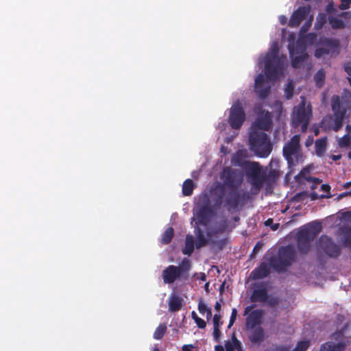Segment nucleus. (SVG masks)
I'll return each instance as SVG.
<instances>
[{"instance_id":"50","label":"nucleus","mask_w":351,"mask_h":351,"mask_svg":"<svg viewBox=\"0 0 351 351\" xmlns=\"http://www.w3.org/2000/svg\"><path fill=\"white\" fill-rule=\"evenodd\" d=\"M225 348L226 351H234V345L229 341L226 342Z\"/></svg>"},{"instance_id":"20","label":"nucleus","mask_w":351,"mask_h":351,"mask_svg":"<svg viewBox=\"0 0 351 351\" xmlns=\"http://www.w3.org/2000/svg\"><path fill=\"white\" fill-rule=\"evenodd\" d=\"M348 105V103L341 101L339 96H333L332 98L331 106L334 114L342 113V115H346Z\"/></svg>"},{"instance_id":"34","label":"nucleus","mask_w":351,"mask_h":351,"mask_svg":"<svg viewBox=\"0 0 351 351\" xmlns=\"http://www.w3.org/2000/svg\"><path fill=\"white\" fill-rule=\"evenodd\" d=\"M328 21L331 27L335 29H343L345 27V23L341 19L337 17L330 16Z\"/></svg>"},{"instance_id":"28","label":"nucleus","mask_w":351,"mask_h":351,"mask_svg":"<svg viewBox=\"0 0 351 351\" xmlns=\"http://www.w3.org/2000/svg\"><path fill=\"white\" fill-rule=\"evenodd\" d=\"M194 251V240L191 235H186L185 239V245L182 249V254L184 255L191 256Z\"/></svg>"},{"instance_id":"14","label":"nucleus","mask_w":351,"mask_h":351,"mask_svg":"<svg viewBox=\"0 0 351 351\" xmlns=\"http://www.w3.org/2000/svg\"><path fill=\"white\" fill-rule=\"evenodd\" d=\"M289 54L291 58V65L293 68H300L304 62L308 58V55L305 52V47L300 48L299 46L295 49L294 47L289 45Z\"/></svg>"},{"instance_id":"4","label":"nucleus","mask_w":351,"mask_h":351,"mask_svg":"<svg viewBox=\"0 0 351 351\" xmlns=\"http://www.w3.org/2000/svg\"><path fill=\"white\" fill-rule=\"evenodd\" d=\"M251 151L260 158H267L272 151V145L266 133L259 130H251L249 135Z\"/></svg>"},{"instance_id":"23","label":"nucleus","mask_w":351,"mask_h":351,"mask_svg":"<svg viewBox=\"0 0 351 351\" xmlns=\"http://www.w3.org/2000/svg\"><path fill=\"white\" fill-rule=\"evenodd\" d=\"M268 293L266 289L261 288L254 289L250 296L252 302H265L268 299Z\"/></svg>"},{"instance_id":"40","label":"nucleus","mask_w":351,"mask_h":351,"mask_svg":"<svg viewBox=\"0 0 351 351\" xmlns=\"http://www.w3.org/2000/svg\"><path fill=\"white\" fill-rule=\"evenodd\" d=\"M310 243L306 241H300L298 240V247L300 253L306 254L310 248Z\"/></svg>"},{"instance_id":"22","label":"nucleus","mask_w":351,"mask_h":351,"mask_svg":"<svg viewBox=\"0 0 351 351\" xmlns=\"http://www.w3.org/2000/svg\"><path fill=\"white\" fill-rule=\"evenodd\" d=\"M196 238H195V247L197 249L201 248L202 247L206 246L208 243V239L210 237H208V233L205 235L204 232L198 226H196L195 227L194 231Z\"/></svg>"},{"instance_id":"52","label":"nucleus","mask_w":351,"mask_h":351,"mask_svg":"<svg viewBox=\"0 0 351 351\" xmlns=\"http://www.w3.org/2000/svg\"><path fill=\"white\" fill-rule=\"evenodd\" d=\"M274 351H289V346H277Z\"/></svg>"},{"instance_id":"60","label":"nucleus","mask_w":351,"mask_h":351,"mask_svg":"<svg viewBox=\"0 0 351 351\" xmlns=\"http://www.w3.org/2000/svg\"><path fill=\"white\" fill-rule=\"evenodd\" d=\"M348 195H351V191H347V192H344V193H341L339 195V198H342V197L348 196Z\"/></svg>"},{"instance_id":"57","label":"nucleus","mask_w":351,"mask_h":351,"mask_svg":"<svg viewBox=\"0 0 351 351\" xmlns=\"http://www.w3.org/2000/svg\"><path fill=\"white\" fill-rule=\"evenodd\" d=\"M279 21L282 25H285L287 23V19L285 15H281L279 16Z\"/></svg>"},{"instance_id":"7","label":"nucleus","mask_w":351,"mask_h":351,"mask_svg":"<svg viewBox=\"0 0 351 351\" xmlns=\"http://www.w3.org/2000/svg\"><path fill=\"white\" fill-rule=\"evenodd\" d=\"M282 70V62L279 57V51L277 47L272 48L265 56V73L269 80L278 78Z\"/></svg>"},{"instance_id":"55","label":"nucleus","mask_w":351,"mask_h":351,"mask_svg":"<svg viewBox=\"0 0 351 351\" xmlns=\"http://www.w3.org/2000/svg\"><path fill=\"white\" fill-rule=\"evenodd\" d=\"M194 348L192 344H186L184 345L182 347L183 351H191V350Z\"/></svg>"},{"instance_id":"10","label":"nucleus","mask_w":351,"mask_h":351,"mask_svg":"<svg viewBox=\"0 0 351 351\" xmlns=\"http://www.w3.org/2000/svg\"><path fill=\"white\" fill-rule=\"evenodd\" d=\"M322 225L319 222L314 221L301 228L298 232V239L300 241L310 243L321 232Z\"/></svg>"},{"instance_id":"46","label":"nucleus","mask_w":351,"mask_h":351,"mask_svg":"<svg viewBox=\"0 0 351 351\" xmlns=\"http://www.w3.org/2000/svg\"><path fill=\"white\" fill-rule=\"evenodd\" d=\"M208 308L204 302H200L198 304V311L201 314H204L208 311Z\"/></svg>"},{"instance_id":"13","label":"nucleus","mask_w":351,"mask_h":351,"mask_svg":"<svg viewBox=\"0 0 351 351\" xmlns=\"http://www.w3.org/2000/svg\"><path fill=\"white\" fill-rule=\"evenodd\" d=\"M271 86L269 82L265 79L262 73H259L254 83V91L257 96L264 99L267 97L270 93Z\"/></svg>"},{"instance_id":"45","label":"nucleus","mask_w":351,"mask_h":351,"mask_svg":"<svg viewBox=\"0 0 351 351\" xmlns=\"http://www.w3.org/2000/svg\"><path fill=\"white\" fill-rule=\"evenodd\" d=\"M351 4V0H341V3L339 5V8L341 10H347L350 8Z\"/></svg>"},{"instance_id":"33","label":"nucleus","mask_w":351,"mask_h":351,"mask_svg":"<svg viewBox=\"0 0 351 351\" xmlns=\"http://www.w3.org/2000/svg\"><path fill=\"white\" fill-rule=\"evenodd\" d=\"M167 331V326L165 324H160L159 326L156 328L153 337L155 339L160 340L161 339L163 336L165 335V332Z\"/></svg>"},{"instance_id":"2","label":"nucleus","mask_w":351,"mask_h":351,"mask_svg":"<svg viewBox=\"0 0 351 351\" xmlns=\"http://www.w3.org/2000/svg\"><path fill=\"white\" fill-rule=\"evenodd\" d=\"M245 157V152L243 150H239L234 157V161L237 165L243 169L253 189L260 190L265 182L276 180L278 174L275 170H271L267 173L263 169L259 162L246 160Z\"/></svg>"},{"instance_id":"19","label":"nucleus","mask_w":351,"mask_h":351,"mask_svg":"<svg viewBox=\"0 0 351 351\" xmlns=\"http://www.w3.org/2000/svg\"><path fill=\"white\" fill-rule=\"evenodd\" d=\"M268 262H261L251 273V277L254 280L263 279L270 274V268L271 267Z\"/></svg>"},{"instance_id":"26","label":"nucleus","mask_w":351,"mask_h":351,"mask_svg":"<svg viewBox=\"0 0 351 351\" xmlns=\"http://www.w3.org/2000/svg\"><path fill=\"white\" fill-rule=\"evenodd\" d=\"M317 38V35L316 33H314V32L308 33L306 34L302 35V36H300V38L297 42V44L298 46H300V45H304L303 47H305L306 45H314L316 43Z\"/></svg>"},{"instance_id":"24","label":"nucleus","mask_w":351,"mask_h":351,"mask_svg":"<svg viewBox=\"0 0 351 351\" xmlns=\"http://www.w3.org/2000/svg\"><path fill=\"white\" fill-rule=\"evenodd\" d=\"M250 341L253 343H260L265 339V332L262 327L257 326L252 329L249 336Z\"/></svg>"},{"instance_id":"30","label":"nucleus","mask_w":351,"mask_h":351,"mask_svg":"<svg viewBox=\"0 0 351 351\" xmlns=\"http://www.w3.org/2000/svg\"><path fill=\"white\" fill-rule=\"evenodd\" d=\"M194 183L191 179L186 180L182 185V193L185 196H190L193 191Z\"/></svg>"},{"instance_id":"29","label":"nucleus","mask_w":351,"mask_h":351,"mask_svg":"<svg viewBox=\"0 0 351 351\" xmlns=\"http://www.w3.org/2000/svg\"><path fill=\"white\" fill-rule=\"evenodd\" d=\"M326 137L317 139L315 143V153L317 156H322L326 149Z\"/></svg>"},{"instance_id":"27","label":"nucleus","mask_w":351,"mask_h":351,"mask_svg":"<svg viewBox=\"0 0 351 351\" xmlns=\"http://www.w3.org/2000/svg\"><path fill=\"white\" fill-rule=\"evenodd\" d=\"M346 344L343 342H339L335 344L332 342H327L322 345L321 351H343Z\"/></svg>"},{"instance_id":"15","label":"nucleus","mask_w":351,"mask_h":351,"mask_svg":"<svg viewBox=\"0 0 351 351\" xmlns=\"http://www.w3.org/2000/svg\"><path fill=\"white\" fill-rule=\"evenodd\" d=\"M310 13V8L308 6H300L295 10L291 14L289 26L291 27H298L302 21L306 19Z\"/></svg>"},{"instance_id":"6","label":"nucleus","mask_w":351,"mask_h":351,"mask_svg":"<svg viewBox=\"0 0 351 351\" xmlns=\"http://www.w3.org/2000/svg\"><path fill=\"white\" fill-rule=\"evenodd\" d=\"M282 154L289 168L293 167L302 162L303 154L300 145V136L299 134L293 135L285 144L282 148Z\"/></svg>"},{"instance_id":"39","label":"nucleus","mask_w":351,"mask_h":351,"mask_svg":"<svg viewBox=\"0 0 351 351\" xmlns=\"http://www.w3.org/2000/svg\"><path fill=\"white\" fill-rule=\"evenodd\" d=\"M193 319L199 328H204L206 326V322L202 318L199 317L195 311L191 313Z\"/></svg>"},{"instance_id":"1","label":"nucleus","mask_w":351,"mask_h":351,"mask_svg":"<svg viewBox=\"0 0 351 351\" xmlns=\"http://www.w3.org/2000/svg\"><path fill=\"white\" fill-rule=\"evenodd\" d=\"M221 178L223 186L213 193L215 206L219 208L224 202V206H228L229 210L237 208L244 198L238 191L243 181V173L239 169L226 167L223 169Z\"/></svg>"},{"instance_id":"18","label":"nucleus","mask_w":351,"mask_h":351,"mask_svg":"<svg viewBox=\"0 0 351 351\" xmlns=\"http://www.w3.org/2000/svg\"><path fill=\"white\" fill-rule=\"evenodd\" d=\"M263 311L261 309L252 311L246 318V327L247 329H253L262 322Z\"/></svg>"},{"instance_id":"16","label":"nucleus","mask_w":351,"mask_h":351,"mask_svg":"<svg viewBox=\"0 0 351 351\" xmlns=\"http://www.w3.org/2000/svg\"><path fill=\"white\" fill-rule=\"evenodd\" d=\"M271 126V119L269 112L258 117L257 120L252 125L251 130L268 131Z\"/></svg>"},{"instance_id":"31","label":"nucleus","mask_w":351,"mask_h":351,"mask_svg":"<svg viewBox=\"0 0 351 351\" xmlns=\"http://www.w3.org/2000/svg\"><path fill=\"white\" fill-rule=\"evenodd\" d=\"M174 235V230L172 227H169L164 232L162 239H161V243L167 245L169 244Z\"/></svg>"},{"instance_id":"17","label":"nucleus","mask_w":351,"mask_h":351,"mask_svg":"<svg viewBox=\"0 0 351 351\" xmlns=\"http://www.w3.org/2000/svg\"><path fill=\"white\" fill-rule=\"evenodd\" d=\"M213 215V210L209 204L201 206L197 212V218L198 223L206 226Z\"/></svg>"},{"instance_id":"36","label":"nucleus","mask_w":351,"mask_h":351,"mask_svg":"<svg viewBox=\"0 0 351 351\" xmlns=\"http://www.w3.org/2000/svg\"><path fill=\"white\" fill-rule=\"evenodd\" d=\"M341 147H348L351 145V136L349 134L343 135L338 142Z\"/></svg>"},{"instance_id":"21","label":"nucleus","mask_w":351,"mask_h":351,"mask_svg":"<svg viewBox=\"0 0 351 351\" xmlns=\"http://www.w3.org/2000/svg\"><path fill=\"white\" fill-rule=\"evenodd\" d=\"M184 304L183 298L177 295L172 294L170 295L168 302L169 311L171 312H177L180 311Z\"/></svg>"},{"instance_id":"37","label":"nucleus","mask_w":351,"mask_h":351,"mask_svg":"<svg viewBox=\"0 0 351 351\" xmlns=\"http://www.w3.org/2000/svg\"><path fill=\"white\" fill-rule=\"evenodd\" d=\"M310 346L308 340L300 341L292 351H306Z\"/></svg>"},{"instance_id":"61","label":"nucleus","mask_w":351,"mask_h":351,"mask_svg":"<svg viewBox=\"0 0 351 351\" xmlns=\"http://www.w3.org/2000/svg\"><path fill=\"white\" fill-rule=\"evenodd\" d=\"M215 351H224L223 347L221 345L215 346Z\"/></svg>"},{"instance_id":"58","label":"nucleus","mask_w":351,"mask_h":351,"mask_svg":"<svg viewBox=\"0 0 351 351\" xmlns=\"http://www.w3.org/2000/svg\"><path fill=\"white\" fill-rule=\"evenodd\" d=\"M322 189L323 191L328 192L330 191V186L328 184H322Z\"/></svg>"},{"instance_id":"44","label":"nucleus","mask_w":351,"mask_h":351,"mask_svg":"<svg viewBox=\"0 0 351 351\" xmlns=\"http://www.w3.org/2000/svg\"><path fill=\"white\" fill-rule=\"evenodd\" d=\"M223 324V322L221 320V316L218 314H215L213 317V327H219Z\"/></svg>"},{"instance_id":"11","label":"nucleus","mask_w":351,"mask_h":351,"mask_svg":"<svg viewBox=\"0 0 351 351\" xmlns=\"http://www.w3.org/2000/svg\"><path fill=\"white\" fill-rule=\"evenodd\" d=\"M311 110H307L304 102L299 104L295 112H293L292 122L294 127L301 125L302 132H306L309 123Z\"/></svg>"},{"instance_id":"38","label":"nucleus","mask_w":351,"mask_h":351,"mask_svg":"<svg viewBox=\"0 0 351 351\" xmlns=\"http://www.w3.org/2000/svg\"><path fill=\"white\" fill-rule=\"evenodd\" d=\"M326 73L324 69H321L317 71V72L315 74L314 80L317 84V85H319L322 84L325 80Z\"/></svg>"},{"instance_id":"12","label":"nucleus","mask_w":351,"mask_h":351,"mask_svg":"<svg viewBox=\"0 0 351 351\" xmlns=\"http://www.w3.org/2000/svg\"><path fill=\"white\" fill-rule=\"evenodd\" d=\"M319 247L330 258H337L341 254L340 247L326 235H322L319 239Z\"/></svg>"},{"instance_id":"51","label":"nucleus","mask_w":351,"mask_h":351,"mask_svg":"<svg viewBox=\"0 0 351 351\" xmlns=\"http://www.w3.org/2000/svg\"><path fill=\"white\" fill-rule=\"evenodd\" d=\"M326 11L329 14L335 12V8L332 3H330L326 5Z\"/></svg>"},{"instance_id":"25","label":"nucleus","mask_w":351,"mask_h":351,"mask_svg":"<svg viewBox=\"0 0 351 351\" xmlns=\"http://www.w3.org/2000/svg\"><path fill=\"white\" fill-rule=\"evenodd\" d=\"M229 227L230 221L228 220L225 219L221 221L213 231L208 232V237H212L217 234H222L226 232L231 231V228L230 229Z\"/></svg>"},{"instance_id":"9","label":"nucleus","mask_w":351,"mask_h":351,"mask_svg":"<svg viewBox=\"0 0 351 351\" xmlns=\"http://www.w3.org/2000/svg\"><path fill=\"white\" fill-rule=\"evenodd\" d=\"M245 120V112L239 100L234 102L230 109L228 123L234 130L241 128Z\"/></svg>"},{"instance_id":"62","label":"nucleus","mask_w":351,"mask_h":351,"mask_svg":"<svg viewBox=\"0 0 351 351\" xmlns=\"http://www.w3.org/2000/svg\"><path fill=\"white\" fill-rule=\"evenodd\" d=\"M221 305L220 304V302H217L215 304V308L216 311H220L221 310Z\"/></svg>"},{"instance_id":"43","label":"nucleus","mask_w":351,"mask_h":351,"mask_svg":"<svg viewBox=\"0 0 351 351\" xmlns=\"http://www.w3.org/2000/svg\"><path fill=\"white\" fill-rule=\"evenodd\" d=\"M265 224L267 226H270L271 230H277L280 226V224L278 223H274V221L271 218L267 219L265 222Z\"/></svg>"},{"instance_id":"53","label":"nucleus","mask_w":351,"mask_h":351,"mask_svg":"<svg viewBox=\"0 0 351 351\" xmlns=\"http://www.w3.org/2000/svg\"><path fill=\"white\" fill-rule=\"evenodd\" d=\"M262 247H263V244H262V243H261L260 242H258V243L255 245V246H254V249H253V252H254V254L257 253V252H258V251L262 248Z\"/></svg>"},{"instance_id":"59","label":"nucleus","mask_w":351,"mask_h":351,"mask_svg":"<svg viewBox=\"0 0 351 351\" xmlns=\"http://www.w3.org/2000/svg\"><path fill=\"white\" fill-rule=\"evenodd\" d=\"M341 154H339V155H332L331 156V158L334 161L339 160L341 159Z\"/></svg>"},{"instance_id":"47","label":"nucleus","mask_w":351,"mask_h":351,"mask_svg":"<svg viewBox=\"0 0 351 351\" xmlns=\"http://www.w3.org/2000/svg\"><path fill=\"white\" fill-rule=\"evenodd\" d=\"M213 337L216 341H219L220 336H221V331L219 329V327H213Z\"/></svg>"},{"instance_id":"32","label":"nucleus","mask_w":351,"mask_h":351,"mask_svg":"<svg viewBox=\"0 0 351 351\" xmlns=\"http://www.w3.org/2000/svg\"><path fill=\"white\" fill-rule=\"evenodd\" d=\"M327 21L326 15L324 13H319L317 16L316 21L314 25L315 30L321 29Z\"/></svg>"},{"instance_id":"64","label":"nucleus","mask_w":351,"mask_h":351,"mask_svg":"<svg viewBox=\"0 0 351 351\" xmlns=\"http://www.w3.org/2000/svg\"><path fill=\"white\" fill-rule=\"evenodd\" d=\"M200 280L205 281L206 280V276L204 273H200Z\"/></svg>"},{"instance_id":"48","label":"nucleus","mask_w":351,"mask_h":351,"mask_svg":"<svg viewBox=\"0 0 351 351\" xmlns=\"http://www.w3.org/2000/svg\"><path fill=\"white\" fill-rule=\"evenodd\" d=\"M286 97L287 99H290L293 96V88L291 85H289L285 90Z\"/></svg>"},{"instance_id":"63","label":"nucleus","mask_w":351,"mask_h":351,"mask_svg":"<svg viewBox=\"0 0 351 351\" xmlns=\"http://www.w3.org/2000/svg\"><path fill=\"white\" fill-rule=\"evenodd\" d=\"M254 305L247 306L245 310V314H247L251 309L254 308Z\"/></svg>"},{"instance_id":"5","label":"nucleus","mask_w":351,"mask_h":351,"mask_svg":"<svg viewBox=\"0 0 351 351\" xmlns=\"http://www.w3.org/2000/svg\"><path fill=\"white\" fill-rule=\"evenodd\" d=\"M191 267V261L186 258H183L178 266L169 265L162 272L164 283L172 284L177 280H186Z\"/></svg>"},{"instance_id":"54","label":"nucleus","mask_w":351,"mask_h":351,"mask_svg":"<svg viewBox=\"0 0 351 351\" xmlns=\"http://www.w3.org/2000/svg\"><path fill=\"white\" fill-rule=\"evenodd\" d=\"M237 311L236 308H232V312H231V315H230V319H232V320H236V318H237Z\"/></svg>"},{"instance_id":"8","label":"nucleus","mask_w":351,"mask_h":351,"mask_svg":"<svg viewBox=\"0 0 351 351\" xmlns=\"http://www.w3.org/2000/svg\"><path fill=\"white\" fill-rule=\"evenodd\" d=\"M339 46V40L324 36H320L316 43V49L314 55L316 58H320L325 55L335 51Z\"/></svg>"},{"instance_id":"3","label":"nucleus","mask_w":351,"mask_h":351,"mask_svg":"<svg viewBox=\"0 0 351 351\" xmlns=\"http://www.w3.org/2000/svg\"><path fill=\"white\" fill-rule=\"evenodd\" d=\"M296 258L295 249L292 245L279 247L277 256L269 258L270 266L276 271H285L287 267L291 266Z\"/></svg>"},{"instance_id":"49","label":"nucleus","mask_w":351,"mask_h":351,"mask_svg":"<svg viewBox=\"0 0 351 351\" xmlns=\"http://www.w3.org/2000/svg\"><path fill=\"white\" fill-rule=\"evenodd\" d=\"M344 71L351 77V62H348L343 65Z\"/></svg>"},{"instance_id":"35","label":"nucleus","mask_w":351,"mask_h":351,"mask_svg":"<svg viewBox=\"0 0 351 351\" xmlns=\"http://www.w3.org/2000/svg\"><path fill=\"white\" fill-rule=\"evenodd\" d=\"M335 120H334V125L332 127V130L335 132L339 131L343 126V122L345 117V115H342V113H339L337 114H334Z\"/></svg>"},{"instance_id":"42","label":"nucleus","mask_w":351,"mask_h":351,"mask_svg":"<svg viewBox=\"0 0 351 351\" xmlns=\"http://www.w3.org/2000/svg\"><path fill=\"white\" fill-rule=\"evenodd\" d=\"M348 233H346L344 236V245L346 247L349 248L351 251V231L350 229L348 230Z\"/></svg>"},{"instance_id":"41","label":"nucleus","mask_w":351,"mask_h":351,"mask_svg":"<svg viewBox=\"0 0 351 351\" xmlns=\"http://www.w3.org/2000/svg\"><path fill=\"white\" fill-rule=\"evenodd\" d=\"M313 17L311 16L309 20L306 21L304 24L301 27L299 32V36H302V35L305 34L308 29H310L311 24H312Z\"/></svg>"},{"instance_id":"56","label":"nucleus","mask_w":351,"mask_h":351,"mask_svg":"<svg viewBox=\"0 0 351 351\" xmlns=\"http://www.w3.org/2000/svg\"><path fill=\"white\" fill-rule=\"evenodd\" d=\"M313 143V138L312 136H308L305 142L306 147L311 146Z\"/></svg>"}]
</instances>
